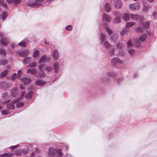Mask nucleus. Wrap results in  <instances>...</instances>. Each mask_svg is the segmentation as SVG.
<instances>
[{
  "label": "nucleus",
  "mask_w": 157,
  "mask_h": 157,
  "mask_svg": "<svg viewBox=\"0 0 157 157\" xmlns=\"http://www.w3.org/2000/svg\"><path fill=\"white\" fill-rule=\"evenodd\" d=\"M115 14L116 16H120V13L118 11L115 12Z\"/></svg>",
  "instance_id": "nucleus-58"
},
{
  "label": "nucleus",
  "mask_w": 157,
  "mask_h": 157,
  "mask_svg": "<svg viewBox=\"0 0 157 157\" xmlns=\"http://www.w3.org/2000/svg\"><path fill=\"white\" fill-rule=\"evenodd\" d=\"M25 94V93L24 92H22L21 95V98L22 97L24 96V95Z\"/></svg>",
  "instance_id": "nucleus-64"
},
{
  "label": "nucleus",
  "mask_w": 157,
  "mask_h": 157,
  "mask_svg": "<svg viewBox=\"0 0 157 157\" xmlns=\"http://www.w3.org/2000/svg\"><path fill=\"white\" fill-rule=\"evenodd\" d=\"M14 153L15 155H17L20 156L21 155V151L19 150H17L14 151Z\"/></svg>",
  "instance_id": "nucleus-43"
},
{
  "label": "nucleus",
  "mask_w": 157,
  "mask_h": 157,
  "mask_svg": "<svg viewBox=\"0 0 157 157\" xmlns=\"http://www.w3.org/2000/svg\"><path fill=\"white\" fill-rule=\"evenodd\" d=\"M150 8V7L149 6H145L143 8L144 11H146L148 10Z\"/></svg>",
  "instance_id": "nucleus-44"
},
{
  "label": "nucleus",
  "mask_w": 157,
  "mask_h": 157,
  "mask_svg": "<svg viewBox=\"0 0 157 157\" xmlns=\"http://www.w3.org/2000/svg\"><path fill=\"white\" fill-rule=\"evenodd\" d=\"M18 88L16 87L12 89V95L13 96H15L17 94Z\"/></svg>",
  "instance_id": "nucleus-21"
},
{
  "label": "nucleus",
  "mask_w": 157,
  "mask_h": 157,
  "mask_svg": "<svg viewBox=\"0 0 157 157\" xmlns=\"http://www.w3.org/2000/svg\"><path fill=\"white\" fill-rule=\"evenodd\" d=\"M11 155V154H9L7 153H5L3 154L0 155V156L3 157H10Z\"/></svg>",
  "instance_id": "nucleus-36"
},
{
  "label": "nucleus",
  "mask_w": 157,
  "mask_h": 157,
  "mask_svg": "<svg viewBox=\"0 0 157 157\" xmlns=\"http://www.w3.org/2000/svg\"><path fill=\"white\" fill-rule=\"evenodd\" d=\"M157 15V13L156 12L154 11L153 12V13H152V16L154 17H155Z\"/></svg>",
  "instance_id": "nucleus-60"
},
{
  "label": "nucleus",
  "mask_w": 157,
  "mask_h": 157,
  "mask_svg": "<svg viewBox=\"0 0 157 157\" xmlns=\"http://www.w3.org/2000/svg\"><path fill=\"white\" fill-rule=\"evenodd\" d=\"M111 62L113 64H114L116 63H123L122 61L118 59H117V58H115L112 59L111 60Z\"/></svg>",
  "instance_id": "nucleus-16"
},
{
  "label": "nucleus",
  "mask_w": 157,
  "mask_h": 157,
  "mask_svg": "<svg viewBox=\"0 0 157 157\" xmlns=\"http://www.w3.org/2000/svg\"><path fill=\"white\" fill-rule=\"evenodd\" d=\"M0 4L6 7L7 6L6 3L4 2V1L3 0H0Z\"/></svg>",
  "instance_id": "nucleus-45"
},
{
  "label": "nucleus",
  "mask_w": 157,
  "mask_h": 157,
  "mask_svg": "<svg viewBox=\"0 0 157 157\" xmlns=\"http://www.w3.org/2000/svg\"><path fill=\"white\" fill-rule=\"evenodd\" d=\"M24 103L22 102H18L16 104L17 107L19 108L23 105Z\"/></svg>",
  "instance_id": "nucleus-39"
},
{
  "label": "nucleus",
  "mask_w": 157,
  "mask_h": 157,
  "mask_svg": "<svg viewBox=\"0 0 157 157\" xmlns=\"http://www.w3.org/2000/svg\"><path fill=\"white\" fill-rule=\"evenodd\" d=\"M123 19L126 21H128L130 19L129 15L127 13L124 14L123 16Z\"/></svg>",
  "instance_id": "nucleus-24"
},
{
  "label": "nucleus",
  "mask_w": 157,
  "mask_h": 157,
  "mask_svg": "<svg viewBox=\"0 0 157 157\" xmlns=\"http://www.w3.org/2000/svg\"><path fill=\"white\" fill-rule=\"evenodd\" d=\"M127 32V30H122L121 31L120 33V34L121 36H124L125 33Z\"/></svg>",
  "instance_id": "nucleus-47"
},
{
  "label": "nucleus",
  "mask_w": 157,
  "mask_h": 157,
  "mask_svg": "<svg viewBox=\"0 0 157 157\" xmlns=\"http://www.w3.org/2000/svg\"><path fill=\"white\" fill-rule=\"evenodd\" d=\"M127 44L128 47L131 46L132 45V43H131V41L130 40H129L128 42H127Z\"/></svg>",
  "instance_id": "nucleus-55"
},
{
  "label": "nucleus",
  "mask_w": 157,
  "mask_h": 157,
  "mask_svg": "<svg viewBox=\"0 0 157 157\" xmlns=\"http://www.w3.org/2000/svg\"><path fill=\"white\" fill-rule=\"evenodd\" d=\"M128 52L131 55H132L134 52V50L132 49H130L128 51Z\"/></svg>",
  "instance_id": "nucleus-57"
},
{
  "label": "nucleus",
  "mask_w": 157,
  "mask_h": 157,
  "mask_svg": "<svg viewBox=\"0 0 157 157\" xmlns=\"http://www.w3.org/2000/svg\"><path fill=\"white\" fill-rule=\"evenodd\" d=\"M113 21V23H119L121 22V18L120 17L116 16Z\"/></svg>",
  "instance_id": "nucleus-22"
},
{
  "label": "nucleus",
  "mask_w": 157,
  "mask_h": 157,
  "mask_svg": "<svg viewBox=\"0 0 157 157\" xmlns=\"http://www.w3.org/2000/svg\"><path fill=\"white\" fill-rule=\"evenodd\" d=\"M147 37V35L145 34H142L139 37V39L141 41H144Z\"/></svg>",
  "instance_id": "nucleus-23"
},
{
  "label": "nucleus",
  "mask_w": 157,
  "mask_h": 157,
  "mask_svg": "<svg viewBox=\"0 0 157 157\" xmlns=\"http://www.w3.org/2000/svg\"><path fill=\"white\" fill-rule=\"evenodd\" d=\"M10 71V70H9V69H7L6 71H4L1 74V78H2L4 77L7 74L8 72H9Z\"/></svg>",
  "instance_id": "nucleus-33"
},
{
  "label": "nucleus",
  "mask_w": 157,
  "mask_h": 157,
  "mask_svg": "<svg viewBox=\"0 0 157 157\" xmlns=\"http://www.w3.org/2000/svg\"><path fill=\"white\" fill-rule=\"evenodd\" d=\"M51 60V58L49 57H47L46 56H43L39 60L38 63H44L48 62Z\"/></svg>",
  "instance_id": "nucleus-4"
},
{
  "label": "nucleus",
  "mask_w": 157,
  "mask_h": 157,
  "mask_svg": "<svg viewBox=\"0 0 157 157\" xmlns=\"http://www.w3.org/2000/svg\"><path fill=\"white\" fill-rule=\"evenodd\" d=\"M57 153L59 155V156H61L63 155L62 151L61 149H59L58 150Z\"/></svg>",
  "instance_id": "nucleus-51"
},
{
  "label": "nucleus",
  "mask_w": 157,
  "mask_h": 157,
  "mask_svg": "<svg viewBox=\"0 0 157 157\" xmlns=\"http://www.w3.org/2000/svg\"><path fill=\"white\" fill-rule=\"evenodd\" d=\"M21 72L20 70H18V75L17 76V75L16 73H14L11 76L10 78L11 80H13L15 79L17 76V77L18 78H20V74L21 73Z\"/></svg>",
  "instance_id": "nucleus-13"
},
{
  "label": "nucleus",
  "mask_w": 157,
  "mask_h": 157,
  "mask_svg": "<svg viewBox=\"0 0 157 157\" xmlns=\"http://www.w3.org/2000/svg\"><path fill=\"white\" fill-rule=\"evenodd\" d=\"M131 18L133 20H140L141 19V17L137 14H131Z\"/></svg>",
  "instance_id": "nucleus-12"
},
{
  "label": "nucleus",
  "mask_w": 157,
  "mask_h": 157,
  "mask_svg": "<svg viewBox=\"0 0 157 157\" xmlns=\"http://www.w3.org/2000/svg\"><path fill=\"white\" fill-rule=\"evenodd\" d=\"M107 32L109 34H111L112 33V31L109 28H106Z\"/></svg>",
  "instance_id": "nucleus-52"
},
{
  "label": "nucleus",
  "mask_w": 157,
  "mask_h": 157,
  "mask_svg": "<svg viewBox=\"0 0 157 157\" xmlns=\"http://www.w3.org/2000/svg\"><path fill=\"white\" fill-rule=\"evenodd\" d=\"M18 54L21 56L25 57L28 56L29 53V52L28 50H25L22 52H18Z\"/></svg>",
  "instance_id": "nucleus-8"
},
{
  "label": "nucleus",
  "mask_w": 157,
  "mask_h": 157,
  "mask_svg": "<svg viewBox=\"0 0 157 157\" xmlns=\"http://www.w3.org/2000/svg\"><path fill=\"white\" fill-rule=\"evenodd\" d=\"M7 15L6 13L4 12L2 13V20H5L7 17Z\"/></svg>",
  "instance_id": "nucleus-42"
},
{
  "label": "nucleus",
  "mask_w": 157,
  "mask_h": 157,
  "mask_svg": "<svg viewBox=\"0 0 157 157\" xmlns=\"http://www.w3.org/2000/svg\"><path fill=\"white\" fill-rule=\"evenodd\" d=\"M21 80L22 82H24L25 85H28L30 83L31 81L30 78H21Z\"/></svg>",
  "instance_id": "nucleus-11"
},
{
  "label": "nucleus",
  "mask_w": 157,
  "mask_h": 157,
  "mask_svg": "<svg viewBox=\"0 0 157 157\" xmlns=\"http://www.w3.org/2000/svg\"><path fill=\"white\" fill-rule=\"evenodd\" d=\"M45 83V82L42 80L38 79L36 82V84L39 86H42Z\"/></svg>",
  "instance_id": "nucleus-19"
},
{
  "label": "nucleus",
  "mask_w": 157,
  "mask_h": 157,
  "mask_svg": "<svg viewBox=\"0 0 157 157\" xmlns=\"http://www.w3.org/2000/svg\"><path fill=\"white\" fill-rule=\"evenodd\" d=\"M20 98L19 97L15 99L12 101V103L9 104L7 105V109H14L15 106L14 104L19 101L20 100Z\"/></svg>",
  "instance_id": "nucleus-2"
},
{
  "label": "nucleus",
  "mask_w": 157,
  "mask_h": 157,
  "mask_svg": "<svg viewBox=\"0 0 157 157\" xmlns=\"http://www.w3.org/2000/svg\"><path fill=\"white\" fill-rule=\"evenodd\" d=\"M0 42L1 44L6 46L8 45L9 40L7 38H2L0 40Z\"/></svg>",
  "instance_id": "nucleus-9"
},
{
  "label": "nucleus",
  "mask_w": 157,
  "mask_h": 157,
  "mask_svg": "<svg viewBox=\"0 0 157 157\" xmlns=\"http://www.w3.org/2000/svg\"><path fill=\"white\" fill-rule=\"evenodd\" d=\"M44 67V65L40 64L39 66V69L40 70H42Z\"/></svg>",
  "instance_id": "nucleus-56"
},
{
  "label": "nucleus",
  "mask_w": 157,
  "mask_h": 157,
  "mask_svg": "<svg viewBox=\"0 0 157 157\" xmlns=\"http://www.w3.org/2000/svg\"><path fill=\"white\" fill-rule=\"evenodd\" d=\"M56 152V149L53 148H50L48 150L49 154L52 156H54Z\"/></svg>",
  "instance_id": "nucleus-15"
},
{
  "label": "nucleus",
  "mask_w": 157,
  "mask_h": 157,
  "mask_svg": "<svg viewBox=\"0 0 157 157\" xmlns=\"http://www.w3.org/2000/svg\"><path fill=\"white\" fill-rule=\"evenodd\" d=\"M100 37L101 43L105 41V35L104 34L101 33L100 35Z\"/></svg>",
  "instance_id": "nucleus-26"
},
{
  "label": "nucleus",
  "mask_w": 157,
  "mask_h": 157,
  "mask_svg": "<svg viewBox=\"0 0 157 157\" xmlns=\"http://www.w3.org/2000/svg\"><path fill=\"white\" fill-rule=\"evenodd\" d=\"M136 31L138 32H142L143 31L142 28L140 26L138 27L136 29Z\"/></svg>",
  "instance_id": "nucleus-40"
},
{
  "label": "nucleus",
  "mask_w": 157,
  "mask_h": 157,
  "mask_svg": "<svg viewBox=\"0 0 157 157\" xmlns=\"http://www.w3.org/2000/svg\"><path fill=\"white\" fill-rule=\"evenodd\" d=\"M40 54L39 52L37 50H35L34 52L33 55V57L34 58L36 57L39 56Z\"/></svg>",
  "instance_id": "nucleus-30"
},
{
  "label": "nucleus",
  "mask_w": 157,
  "mask_h": 157,
  "mask_svg": "<svg viewBox=\"0 0 157 157\" xmlns=\"http://www.w3.org/2000/svg\"><path fill=\"white\" fill-rule=\"evenodd\" d=\"M17 146H11V147H10L11 150L12 151L15 148V147Z\"/></svg>",
  "instance_id": "nucleus-61"
},
{
  "label": "nucleus",
  "mask_w": 157,
  "mask_h": 157,
  "mask_svg": "<svg viewBox=\"0 0 157 157\" xmlns=\"http://www.w3.org/2000/svg\"><path fill=\"white\" fill-rule=\"evenodd\" d=\"M135 24V23L134 22H127L125 26L126 28H128L132 26Z\"/></svg>",
  "instance_id": "nucleus-29"
},
{
  "label": "nucleus",
  "mask_w": 157,
  "mask_h": 157,
  "mask_svg": "<svg viewBox=\"0 0 157 157\" xmlns=\"http://www.w3.org/2000/svg\"><path fill=\"white\" fill-rule=\"evenodd\" d=\"M66 29L68 31H71L72 29V27L71 25H68L66 27Z\"/></svg>",
  "instance_id": "nucleus-46"
},
{
  "label": "nucleus",
  "mask_w": 157,
  "mask_h": 157,
  "mask_svg": "<svg viewBox=\"0 0 157 157\" xmlns=\"http://www.w3.org/2000/svg\"><path fill=\"white\" fill-rule=\"evenodd\" d=\"M7 61L6 60H2V65H5L7 63Z\"/></svg>",
  "instance_id": "nucleus-53"
},
{
  "label": "nucleus",
  "mask_w": 157,
  "mask_h": 157,
  "mask_svg": "<svg viewBox=\"0 0 157 157\" xmlns=\"http://www.w3.org/2000/svg\"><path fill=\"white\" fill-rule=\"evenodd\" d=\"M52 56L56 60L58 59L59 54L58 50L56 49H55L52 52Z\"/></svg>",
  "instance_id": "nucleus-7"
},
{
  "label": "nucleus",
  "mask_w": 157,
  "mask_h": 157,
  "mask_svg": "<svg viewBox=\"0 0 157 157\" xmlns=\"http://www.w3.org/2000/svg\"><path fill=\"white\" fill-rule=\"evenodd\" d=\"M104 9L105 11L107 12H109L111 9V7L108 3H106L105 5Z\"/></svg>",
  "instance_id": "nucleus-20"
},
{
  "label": "nucleus",
  "mask_w": 157,
  "mask_h": 157,
  "mask_svg": "<svg viewBox=\"0 0 157 157\" xmlns=\"http://www.w3.org/2000/svg\"><path fill=\"white\" fill-rule=\"evenodd\" d=\"M18 45L21 46L25 47L26 45V43L24 41H21L18 43Z\"/></svg>",
  "instance_id": "nucleus-37"
},
{
  "label": "nucleus",
  "mask_w": 157,
  "mask_h": 157,
  "mask_svg": "<svg viewBox=\"0 0 157 157\" xmlns=\"http://www.w3.org/2000/svg\"><path fill=\"white\" fill-rule=\"evenodd\" d=\"M6 54V52L4 50L2 49H0V54H2L3 55H5Z\"/></svg>",
  "instance_id": "nucleus-48"
},
{
  "label": "nucleus",
  "mask_w": 157,
  "mask_h": 157,
  "mask_svg": "<svg viewBox=\"0 0 157 157\" xmlns=\"http://www.w3.org/2000/svg\"><path fill=\"white\" fill-rule=\"evenodd\" d=\"M36 65V64L35 62H33L30 63L29 65L27 66V67H35Z\"/></svg>",
  "instance_id": "nucleus-32"
},
{
  "label": "nucleus",
  "mask_w": 157,
  "mask_h": 157,
  "mask_svg": "<svg viewBox=\"0 0 157 157\" xmlns=\"http://www.w3.org/2000/svg\"><path fill=\"white\" fill-rule=\"evenodd\" d=\"M36 72V70L34 68L29 69L27 71V73H30L31 74H34V75Z\"/></svg>",
  "instance_id": "nucleus-27"
},
{
  "label": "nucleus",
  "mask_w": 157,
  "mask_h": 157,
  "mask_svg": "<svg viewBox=\"0 0 157 157\" xmlns=\"http://www.w3.org/2000/svg\"><path fill=\"white\" fill-rule=\"evenodd\" d=\"M1 113L2 114L5 115H7L8 113V111L6 110H2Z\"/></svg>",
  "instance_id": "nucleus-54"
},
{
  "label": "nucleus",
  "mask_w": 157,
  "mask_h": 157,
  "mask_svg": "<svg viewBox=\"0 0 157 157\" xmlns=\"http://www.w3.org/2000/svg\"><path fill=\"white\" fill-rule=\"evenodd\" d=\"M8 3L10 4L13 2V0H6Z\"/></svg>",
  "instance_id": "nucleus-59"
},
{
  "label": "nucleus",
  "mask_w": 157,
  "mask_h": 157,
  "mask_svg": "<svg viewBox=\"0 0 157 157\" xmlns=\"http://www.w3.org/2000/svg\"><path fill=\"white\" fill-rule=\"evenodd\" d=\"M21 151L23 152L24 154L26 155L28 154V153L29 152V150L28 148H27L26 149L24 150H22Z\"/></svg>",
  "instance_id": "nucleus-38"
},
{
  "label": "nucleus",
  "mask_w": 157,
  "mask_h": 157,
  "mask_svg": "<svg viewBox=\"0 0 157 157\" xmlns=\"http://www.w3.org/2000/svg\"><path fill=\"white\" fill-rule=\"evenodd\" d=\"M118 39L117 36L116 34H114L110 38V40L112 42H115Z\"/></svg>",
  "instance_id": "nucleus-18"
},
{
  "label": "nucleus",
  "mask_w": 157,
  "mask_h": 157,
  "mask_svg": "<svg viewBox=\"0 0 157 157\" xmlns=\"http://www.w3.org/2000/svg\"><path fill=\"white\" fill-rule=\"evenodd\" d=\"M33 93L32 91H29L26 95L25 98L27 99H30L32 98Z\"/></svg>",
  "instance_id": "nucleus-25"
},
{
  "label": "nucleus",
  "mask_w": 157,
  "mask_h": 157,
  "mask_svg": "<svg viewBox=\"0 0 157 157\" xmlns=\"http://www.w3.org/2000/svg\"><path fill=\"white\" fill-rule=\"evenodd\" d=\"M108 75L109 76H114V74L112 73L111 72L108 73Z\"/></svg>",
  "instance_id": "nucleus-62"
},
{
  "label": "nucleus",
  "mask_w": 157,
  "mask_h": 157,
  "mask_svg": "<svg viewBox=\"0 0 157 157\" xmlns=\"http://www.w3.org/2000/svg\"><path fill=\"white\" fill-rule=\"evenodd\" d=\"M34 75L37 77H43L46 76V75L45 73L42 70L36 71L34 74Z\"/></svg>",
  "instance_id": "nucleus-5"
},
{
  "label": "nucleus",
  "mask_w": 157,
  "mask_h": 157,
  "mask_svg": "<svg viewBox=\"0 0 157 157\" xmlns=\"http://www.w3.org/2000/svg\"><path fill=\"white\" fill-rule=\"evenodd\" d=\"M35 156V154L34 152H33L31 154H30V156L31 157H34Z\"/></svg>",
  "instance_id": "nucleus-63"
},
{
  "label": "nucleus",
  "mask_w": 157,
  "mask_h": 157,
  "mask_svg": "<svg viewBox=\"0 0 157 157\" xmlns=\"http://www.w3.org/2000/svg\"><path fill=\"white\" fill-rule=\"evenodd\" d=\"M123 46V44H117V48H121Z\"/></svg>",
  "instance_id": "nucleus-49"
},
{
  "label": "nucleus",
  "mask_w": 157,
  "mask_h": 157,
  "mask_svg": "<svg viewBox=\"0 0 157 157\" xmlns=\"http://www.w3.org/2000/svg\"><path fill=\"white\" fill-rule=\"evenodd\" d=\"M135 45L136 47H139L140 46V43L138 39H135Z\"/></svg>",
  "instance_id": "nucleus-34"
},
{
  "label": "nucleus",
  "mask_w": 157,
  "mask_h": 157,
  "mask_svg": "<svg viewBox=\"0 0 157 157\" xmlns=\"http://www.w3.org/2000/svg\"><path fill=\"white\" fill-rule=\"evenodd\" d=\"M114 49H112L109 51V54L110 55H112L114 54Z\"/></svg>",
  "instance_id": "nucleus-50"
},
{
  "label": "nucleus",
  "mask_w": 157,
  "mask_h": 157,
  "mask_svg": "<svg viewBox=\"0 0 157 157\" xmlns=\"http://www.w3.org/2000/svg\"><path fill=\"white\" fill-rule=\"evenodd\" d=\"M114 5L116 8L120 9L122 6V2L121 1H118L115 2Z\"/></svg>",
  "instance_id": "nucleus-14"
},
{
  "label": "nucleus",
  "mask_w": 157,
  "mask_h": 157,
  "mask_svg": "<svg viewBox=\"0 0 157 157\" xmlns=\"http://www.w3.org/2000/svg\"><path fill=\"white\" fill-rule=\"evenodd\" d=\"M21 0H13V3L14 5H16L20 3Z\"/></svg>",
  "instance_id": "nucleus-41"
},
{
  "label": "nucleus",
  "mask_w": 157,
  "mask_h": 157,
  "mask_svg": "<svg viewBox=\"0 0 157 157\" xmlns=\"http://www.w3.org/2000/svg\"><path fill=\"white\" fill-rule=\"evenodd\" d=\"M102 19L103 21L108 22H110L111 20V17L110 16L104 13L103 14Z\"/></svg>",
  "instance_id": "nucleus-6"
},
{
  "label": "nucleus",
  "mask_w": 157,
  "mask_h": 157,
  "mask_svg": "<svg viewBox=\"0 0 157 157\" xmlns=\"http://www.w3.org/2000/svg\"><path fill=\"white\" fill-rule=\"evenodd\" d=\"M59 65V63L57 62H56L54 63L53 67L55 72L56 73H57L58 72Z\"/></svg>",
  "instance_id": "nucleus-10"
},
{
  "label": "nucleus",
  "mask_w": 157,
  "mask_h": 157,
  "mask_svg": "<svg viewBox=\"0 0 157 157\" xmlns=\"http://www.w3.org/2000/svg\"><path fill=\"white\" fill-rule=\"evenodd\" d=\"M103 46L107 48H109L111 46V44H110L107 41L105 40L101 43Z\"/></svg>",
  "instance_id": "nucleus-17"
},
{
  "label": "nucleus",
  "mask_w": 157,
  "mask_h": 157,
  "mask_svg": "<svg viewBox=\"0 0 157 157\" xmlns=\"http://www.w3.org/2000/svg\"><path fill=\"white\" fill-rule=\"evenodd\" d=\"M52 69V67L51 66H47L45 67V70L47 72H50Z\"/></svg>",
  "instance_id": "nucleus-35"
},
{
  "label": "nucleus",
  "mask_w": 157,
  "mask_h": 157,
  "mask_svg": "<svg viewBox=\"0 0 157 157\" xmlns=\"http://www.w3.org/2000/svg\"><path fill=\"white\" fill-rule=\"evenodd\" d=\"M130 9L132 10L135 11L139 10L140 8V5L138 3L131 4L129 5Z\"/></svg>",
  "instance_id": "nucleus-3"
},
{
  "label": "nucleus",
  "mask_w": 157,
  "mask_h": 157,
  "mask_svg": "<svg viewBox=\"0 0 157 157\" xmlns=\"http://www.w3.org/2000/svg\"><path fill=\"white\" fill-rule=\"evenodd\" d=\"M31 61V59L29 57H26L24 58L23 61L25 64L28 63Z\"/></svg>",
  "instance_id": "nucleus-28"
},
{
  "label": "nucleus",
  "mask_w": 157,
  "mask_h": 157,
  "mask_svg": "<svg viewBox=\"0 0 157 157\" xmlns=\"http://www.w3.org/2000/svg\"><path fill=\"white\" fill-rule=\"evenodd\" d=\"M143 28H147L149 27L150 23L149 21H146L143 23Z\"/></svg>",
  "instance_id": "nucleus-31"
},
{
  "label": "nucleus",
  "mask_w": 157,
  "mask_h": 157,
  "mask_svg": "<svg viewBox=\"0 0 157 157\" xmlns=\"http://www.w3.org/2000/svg\"><path fill=\"white\" fill-rule=\"evenodd\" d=\"M43 1L44 0H36L35 2L29 1L28 2V5L29 6L33 7H38L41 5V2Z\"/></svg>",
  "instance_id": "nucleus-1"
}]
</instances>
